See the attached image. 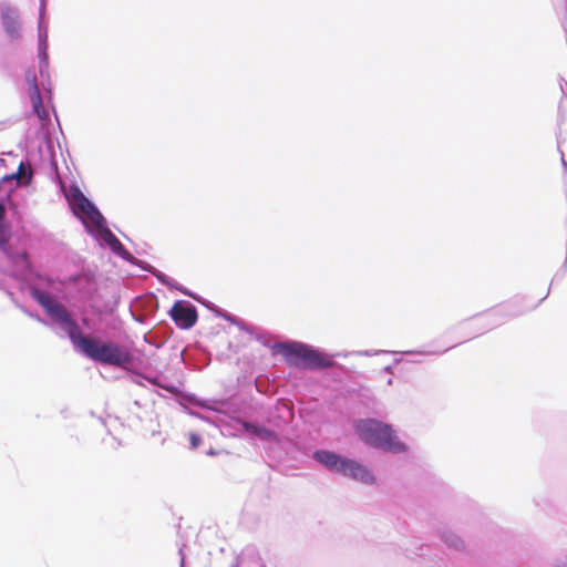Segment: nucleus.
<instances>
[{
	"mask_svg": "<svg viewBox=\"0 0 567 567\" xmlns=\"http://www.w3.org/2000/svg\"><path fill=\"white\" fill-rule=\"evenodd\" d=\"M1 19L7 34L11 39H19L21 35V23L18 11L8 4H3L1 7Z\"/></svg>",
	"mask_w": 567,
	"mask_h": 567,
	"instance_id": "nucleus-7",
	"label": "nucleus"
},
{
	"mask_svg": "<svg viewBox=\"0 0 567 567\" xmlns=\"http://www.w3.org/2000/svg\"><path fill=\"white\" fill-rule=\"evenodd\" d=\"M169 315L176 326L181 329H190L198 319L195 306L184 301H176L171 308Z\"/></svg>",
	"mask_w": 567,
	"mask_h": 567,
	"instance_id": "nucleus-5",
	"label": "nucleus"
},
{
	"mask_svg": "<svg viewBox=\"0 0 567 567\" xmlns=\"http://www.w3.org/2000/svg\"><path fill=\"white\" fill-rule=\"evenodd\" d=\"M25 81L29 85V95L31 102L40 104V90L37 82V74L34 71L28 70L25 72Z\"/></svg>",
	"mask_w": 567,
	"mask_h": 567,
	"instance_id": "nucleus-11",
	"label": "nucleus"
},
{
	"mask_svg": "<svg viewBox=\"0 0 567 567\" xmlns=\"http://www.w3.org/2000/svg\"><path fill=\"white\" fill-rule=\"evenodd\" d=\"M189 442H190L192 449H197L202 443V439L199 435L192 433L189 435Z\"/></svg>",
	"mask_w": 567,
	"mask_h": 567,
	"instance_id": "nucleus-15",
	"label": "nucleus"
},
{
	"mask_svg": "<svg viewBox=\"0 0 567 567\" xmlns=\"http://www.w3.org/2000/svg\"><path fill=\"white\" fill-rule=\"evenodd\" d=\"M24 175H25V166L23 163H20L17 173L9 175V176H3L2 181H11L13 178L20 181L21 178H23Z\"/></svg>",
	"mask_w": 567,
	"mask_h": 567,
	"instance_id": "nucleus-13",
	"label": "nucleus"
},
{
	"mask_svg": "<svg viewBox=\"0 0 567 567\" xmlns=\"http://www.w3.org/2000/svg\"><path fill=\"white\" fill-rule=\"evenodd\" d=\"M32 106H33L34 112L41 120H44L48 116V112L45 111V109L42 105L41 97H40V104H35L34 102H32Z\"/></svg>",
	"mask_w": 567,
	"mask_h": 567,
	"instance_id": "nucleus-14",
	"label": "nucleus"
},
{
	"mask_svg": "<svg viewBox=\"0 0 567 567\" xmlns=\"http://www.w3.org/2000/svg\"><path fill=\"white\" fill-rule=\"evenodd\" d=\"M354 431L367 444L391 452L405 450L403 443L396 440L392 427L374 419H363L354 422Z\"/></svg>",
	"mask_w": 567,
	"mask_h": 567,
	"instance_id": "nucleus-2",
	"label": "nucleus"
},
{
	"mask_svg": "<svg viewBox=\"0 0 567 567\" xmlns=\"http://www.w3.org/2000/svg\"><path fill=\"white\" fill-rule=\"evenodd\" d=\"M244 427L247 432L251 433L252 435L261 440L271 441L276 439V434L271 430L262 425L245 423Z\"/></svg>",
	"mask_w": 567,
	"mask_h": 567,
	"instance_id": "nucleus-10",
	"label": "nucleus"
},
{
	"mask_svg": "<svg viewBox=\"0 0 567 567\" xmlns=\"http://www.w3.org/2000/svg\"><path fill=\"white\" fill-rule=\"evenodd\" d=\"M6 213H7L6 206L2 203H0V221H2L4 219Z\"/></svg>",
	"mask_w": 567,
	"mask_h": 567,
	"instance_id": "nucleus-16",
	"label": "nucleus"
},
{
	"mask_svg": "<svg viewBox=\"0 0 567 567\" xmlns=\"http://www.w3.org/2000/svg\"><path fill=\"white\" fill-rule=\"evenodd\" d=\"M340 473L364 483L373 482L371 473L363 465L352 460L344 458Z\"/></svg>",
	"mask_w": 567,
	"mask_h": 567,
	"instance_id": "nucleus-8",
	"label": "nucleus"
},
{
	"mask_svg": "<svg viewBox=\"0 0 567 567\" xmlns=\"http://www.w3.org/2000/svg\"><path fill=\"white\" fill-rule=\"evenodd\" d=\"M34 299L48 310L49 313L55 316L61 321L69 322L73 327V323H75L65 308L60 305L51 295L44 291L35 290L33 292Z\"/></svg>",
	"mask_w": 567,
	"mask_h": 567,
	"instance_id": "nucleus-6",
	"label": "nucleus"
},
{
	"mask_svg": "<svg viewBox=\"0 0 567 567\" xmlns=\"http://www.w3.org/2000/svg\"><path fill=\"white\" fill-rule=\"evenodd\" d=\"M278 352L287 364L301 369H323L333 364L332 359L309 346L299 342L277 344Z\"/></svg>",
	"mask_w": 567,
	"mask_h": 567,
	"instance_id": "nucleus-3",
	"label": "nucleus"
},
{
	"mask_svg": "<svg viewBox=\"0 0 567 567\" xmlns=\"http://www.w3.org/2000/svg\"><path fill=\"white\" fill-rule=\"evenodd\" d=\"M103 238L115 251L123 249V245L110 229L106 228L104 230Z\"/></svg>",
	"mask_w": 567,
	"mask_h": 567,
	"instance_id": "nucleus-12",
	"label": "nucleus"
},
{
	"mask_svg": "<svg viewBox=\"0 0 567 567\" xmlns=\"http://www.w3.org/2000/svg\"><path fill=\"white\" fill-rule=\"evenodd\" d=\"M71 206L76 215L87 218L94 226H103L104 217L79 188L72 192Z\"/></svg>",
	"mask_w": 567,
	"mask_h": 567,
	"instance_id": "nucleus-4",
	"label": "nucleus"
},
{
	"mask_svg": "<svg viewBox=\"0 0 567 567\" xmlns=\"http://www.w3.org/2000/svg\"><path fill=\"white\" fill-rule=\"evenodd\" d=\"M72 343L87 358L111 365H121L128 362L130 355L117 343L100 342L94 338L83 336L76 323L69 331Z\"/></svg>",
	"mask_w": 567,
	"mask_h": 567,
	"instance_id": "nucleus-1",
	"label": "nucleus"
},
{
	"mask_svg": "<svg viewBox=\"0 0 567 567\" xmlns=\"http://www.w3.org/2000/svg\"><path fill=\"white\" fill-rule=\"evenodd\" d=\"M315 458L324 465L329 470H334L340 472L344 458L340 455L329 452V451H318L315 453Z\"/></svg>",
	"mask_w": 567,
	"mask_h": 567,
	"instance_id": "nucleus-9",
	"label": "nucleus"
}]
</instances>
